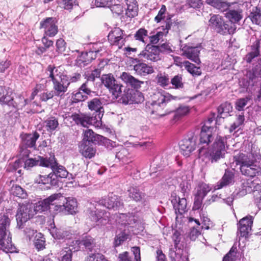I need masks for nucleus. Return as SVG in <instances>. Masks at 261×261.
I'll return each mask as SVG.
<instances>
[{"mask_svg": "<svg viewBox=\"0 0 261 261\" xmlns=\"http://www.w3.org/2000/svg\"><path fill=\"white\" fill-rule=\"evenodd\" d=\"M79 151L84 157L90 159L95 156L96 150L92 144L85 142L81 143L79 145Z\"/></svg>", "mask_w": 261, "mask_h": 261, "instance_id": "obj_29", "label": "nucleus"}, {"mask_svg": "<svg viewBox=\"0 0 261 261\" xmlns=\"http://www.w3.org/2000/svg\"><path fill=\"white\" fill-rule=\"evenodd\" d=\"M40 28L43 29L45 36L50 37L55 36L58 32L56 18L54 17H47L41 21Z\"/></svg>", "mask_w": 261, "mask_h": 261, "instance_id": "obj_20", "label": "nucleus"}, {"mask_svg": "<svg viewBox=\"0 0 261 261\" xmlns=\"http://www.w3.org/2000/svg\"><path fill=\"white\" fill-rule=\"evenodd\" d=\"M10 220L5 215L0 218V246L1 249L6 253L16 251V248L12 243L9 231Z\"/></svg>", "mask_w": 261, "mask_h": 261, "instance_id": "obj_4", "label": "nucleus"}, {"mask_svg": "<svg viewBox=\"0 0 261 261\" xmlns=\"http://www.w3.org/2000/svg\"><path fill=\"white\" fill-rule=\"evenodd\" d=\"M102 83L109 89L110 92L115 97H118L121 93L122 86L118 84L111 73L103 74L101 77Z\"/></svg>", "mask_w": 261, "mask_h": 261, "instance_id": "obj_12", "label": "nucleus"}, {"mask_svg": "<svg viewBox=\"0 0 261 261\" xmlns=\"http://www.w3.org/2000/svg\"><path fill=\"white\" fill-rule=\"evenodd\" d=\"M173 86V88L176 89H182L184 88V83L182 82V77L180 74H177L172 77L170 83Z\"/></svg>", "mask_w": 261, "mask_h": 261, "instance_id": "obj_53", "label": "nucleus"}, {"mask_svg": "<svg viewBox=\"0 0 261 261\" xmlns=\"http://www.w3.org/2000/svg\"><path fill=\"white\" fill-rule=\"evenodd\" d=\"M34 215V211L31 204H22L18 208L16 215L17 226L19 228L23 227V224Z\"/></svg>", "mask_w": 261, "mask_h": 261, "instance_id": "obj_11", "label": "nucleus"}, {"mask_svg": "<svg viewBox=\"0 0 261 261\" xmlns=\"http://www.w3.org/2000/svg\"><path fill=\"white\" fill-rule=\"evenodd\" d=\"M126 9L125 15L129 18H134L138 14V4L136 0H125Z\"/></svg>", "mask_w": 261, "mask_h": 261, "instance_id": "obj_33", "label": "nucleus"}, {"mask_svg": "<svg viewBox=\"0 0 261 261\" xmlns=\"http://www.w3.org/2000/svg\"><path fill=\"white\" fill-rule=\"evenodd\" d=\"M148 36V31L144 28L139 29L134 35L136 40L146 43L144 38Z\"/></svg>", "mask_w": 261, "mask_h": 261, "instance_id": "obj_56", "label": "nucleus"}, {"mask_svg": "<svg viewBox=\"0 0 261 261\" xmlns=\"http://www.w3.org/2000/svg\"><path fill=\"white\" fill-rule=\"evenodd\" d=\"M43 127L45 130L51 134L59 128L58 119L55 116H50L43 122Z\"/></svg>", "mask_w": 261, "mask_h": 261, "instance_id": "obj_32", "label": "nucleus"}, {"mask_svg": "<svg viewBox=\"0 0 261 261\" xmlns=\"http://www.w3.org/2000/svg\"><path fill=\"white\" fill-rule=\"evenodd\" d=\"M174 208L176 212L177 211L180 214L184 213L186 211L187 208V200L185 198L178 197V201L176 198L171 200Z\"/></svg>", "mask_w": 261, "mask_h": 261, "instance_id": "obj_40", "label": "nucleus"}, {"mask_svg": "<svg viewBox=\"0 0 261 261\" xmlns=\"http://www.w3.org/2000/svg\"><path fill=\"white\" fill-rule=\"evenodd\" d=\"M53 83L54 90L52 91L55 96L60 97L64 96L69 86V83L67 82L66 79L62 77V79L53 82Z\"/></svg>", "mask_w": 261, "mask_h": 261, "instance_id": "obj_26", "label": "nucleus"}, {"mask_svg": "<svg viewBox=\"0 0 261 261\" xmlns=\"http://www.w3.org/2000/svg\"><path fill=\"white\" fill-rule=\"evenodd\" d=\"M166 11L167 9L165 5H162L158 15L154 18V21L156 23H159L164 19L166 17Z\"/></svg>", "mask_w": 261, "mask_h": 261, "instance_id": "obj_62", "label": "nucleus"}, {"mask_svg": "<svg viewBox=\"0 0 261 261\" xmlns=\"http://www.w3.org/2000/svg\"><path fill=\"white\" fill-rule=\"evenodd\" d=\"M252 51L247 54L245 57V60L247 63H251L252 59L257 57L259 55V41L256 40L251 46Z\"/></svg>", "mask_w": 261, "mask_h": 261, "instance_id": "obj_45", "label": "nucleus"}, {"mask_svg": "<svg viewBox=\"0 0 261 261\" xmlns=\"http://www.w3.org/2000/svg\"><path fill=\"white\" fill-rule=\"evenodd\" d=\"M233 160L236 165H240V171L242 174L253 177L259 172V168L255 163H260L261 154L258 152L252 150L247 154L239 153L234 156Z\"/></svg>", "mask_w": 261, "mask_h": 261, "instance_id": "obj_3", "label": "nucleus"}, {"mask_svg": "<svg viewBox=\"0 0 261 261\" xmlns=\"http://www.w3.org/2000/svg\"><path fill=\"white\" fill-rule=\"evenodd\" d=\"M234 182V175L233 172L226 170L222 177L215 186V190H219L224 187L232 185Z\"/></svg>", "mask_w": 261, "mask_h": 261, "instance_id": "obj_27", "label": "nucleus"}, {"mask_svg": "<svg viewBox=\"0 0 261 261\" xmlns=\"http://www.w3.org/2000/svg\"><path fill=\"white\" fill-rule=\"evenodd\" d=\"M101 50V48L96 49V48L95 47L92 50L82 53L76 59L75 65L80 67H85L95 59L96 55Z\"/></svg>", "mask_w": 261, "mask_h": 261, "instance_id": "obj_22", "label": "nucleus"}, {"mask_svg": "<svg viewBox=\"0 0 261 261\" xmlns=\"http://www.w3.org/2000/svg\"><path fill=\"white\" fill-rule=\"evenodd\" d=\"M60 3L63 5L65 10L69 11L71 10L74 6L78 5L76 0H61Z\"/></svg>", "mask_w": 261, "mask_h": 261, "instance_id": "obj_59", "label": "nucleus"}, {"mask_svg": "<svg viewBox=\"0 0 261 261\" xmlns=\"http://www.w3.org/2000/svg\"><path fill=\"white\" fill-rule=\"evenodd\" d=\"M87 261H108L105 256L100 253H94L90 254L87 257Z\"/></svg>", "mask_w": 261, "mask_h": 261, "instance_id": "obj_64", "label": "nucleus"}, {"mask_svg": "<svg viewBox=\"0 0 261 261\" xmlns=\"http://www.w3.org/2000/svg\"><path fill=\"white\" fill-rule=\"evenodd\" d=\"M131 231H133V230L125 228L123 230H121L115 238V247L119 246L128 239L130 240L131 237Z\"/></svg>", "mask_w": 261, "mask_h": 261, "instance_id": "obj_36", "label": "nucleus"}, {"mask_svg": "<svg viewBox=\"0 0 261 261\" xmlns=\"http://www.w3.org/2000/svg\"><path fill=\"white\" fill-rule=\"evenodd\" d=\"M52 171V174H54L56 176V179H58L59 177L66 178L68 174V172L66 168L61 165H59L57 163Z\"/></svg>", "mask_w": 261, "mask_h": 261, "instance_id": "obj_47", "label": "nucleus"}, {"mask_svg": "<svg viewBox=\"0 0 261 261\" xmlns=\"http://www.w3.org/2000/svg\"><path fill=\"white\" fill-rule=\"evenodd\" d=\"M75 243L81 247L83 246L86 249L91 251L95 247L94 239L90 236H86L82 240L75 241Z\"/></svg>", "mask_w": 261, "mask_h": 261, "instance_id": "obj_43", "label": "nucleus"}, {"mask_svg": "<svg viewBox=\"0 0 261 261\" xmlns=\"http://www.w3.org/2000/svg\"><path fill=\"white\" fill-rule=\"evenodd\" d=\"M57 163L54 156H50L48 159H41L40 161V165L47 168H50L51 170H53Z\"/></svg>", "mask_w": 261, "mask_h": 261, "instance_id": "obj_52", "label": "nucleus"}, {"mask_svg": "<svg viewBox=\"0 0 261 261\" xmlns=\"http://www.w3.org/2000/svg\"><path fill=\"white\" fill-rule=\"evenodd\" d=\"M99 204L94 200L91 202L86 211L88 218L96 225H105L109 221L110 213L99 208Z\"/></svg>", "mask_w": 261, "mask_h": 261, "instance_id": "obj_6", "label": "nucleus"}, {"mask_svg": "<svg viewBox=\"0 0 261 261\" xmlns=\"http://www.w3.org/2000/svg\"><path fill=\"white\" fill-rule=\"evenodd\" d=\"M249 17L252 23L261 25V11L259 8L255 7L253 9Z\"/></svg>", "mask_w": 261, "mask_h": 261, "instance_id": "obj_50", "label": "nucleus"}, {"mask_svg": "<svg viewBox=\"0 0 261 261\" xmlns=\"http://www.w3.org/2000/svg\"><path fill=\"white\" fill-rule=\"evenodd\" d=\"M253 224V217L251 216L242 218L239 222L238 235L241 237H247L249 231L251 230Z\"/></svg>", "mask_w": 261, "mask_h": 261, "instance_id": "obj_24", "label": "nucleus"}, {"mask_svg": "<svg viewBox=\"0 0 261 261\" xmlns=\"http://www.w3.org/2000/svg\"><path fill=\"white\" fill-rule=\"evenodd\" d=\"M197 136L193 132L188 134L187 137L182 139L179 143L181 153L185 156H189L195 149L197 145Z\"/></svg>", "mask_w": 261, "mask_h": 261, "instance_id": "obj_9", "label": "nucleus"}, {"mask_svg": "<svg viewBox=\"0 0 261 261\" xmlns=\"http://www.w3.org/2000/svg\"><path fill=\"white\" fill-rule=\"evenodd\" d=\"M128 196L137 202H141L146 205L148 201V197L144 193L140 191L137 187H132L128 190Z\"/></svg>", "mask_w": 261, "mask_h": 261, "instance_id": "obj_25", "label": "nucleus"}, {"mask_svg": "<svg viewBox=\"0 0 261 261\" xmlns=\"http://www.w3.org/2000/svg\"><path fill=\"white\" fill-rule=\"evenodd\" d=\"M247 83L246 86H254L257 83L258 78L261 77V59L258 60L257 64L252 68V70L247 72L246 75Z\"/></svg>", "mask_w": 261, "mask_h": 261, "instance_id": "obj_23", "label": "nucleus"}, {"mask_svg": "<svg viewBox=\"0 0 261 261\" xmlns=\"http://www.w3.org/2000/svg\"><path fill=\"white\" fill-rule=\"evenodd\" d=\"M29 100L27 99H24L23 97L21 95H18L15 98L11 97V100H10L7 105L9 106H12L15 108L18 109H22L26 105L28 104Z\"/></svg>", "mask_w": 261, "mask_h": 261, "instance_id": "obj_39", "label": "nucleus"}, {"mask_svg": "<svg viewBox=\"0 0 261 261\" xmlns=\"http://www.w3.org/2000/svg\"><path fill=\"white\" fill-rule=\"evenodd\" d=\"M102 137L95 134L92 129H87L84 132V138L81 143L88 142L89 144L96 143L100 138Z\"/></svg>", "mask_w": 261, "mask_h": 261, "instance_id": "obj_44", "label": "nucleus"}, {"mask_svg": "<svg viewBox=\"0 0 261 261\" xmlns=\"http://www.w3.org/2000/svg\"><path fill=\"white\" fill-rule=\"evenodd\" d=\"M155 79L157 84L163 88H167L170 84L169 76L165 73H159Z\"/></svg>", "mask_w": 261, "mask_h": 261, "instance_id": "obj_48", "label": "nucleus"}, {"mask_svg": "<svg viewBox=\"0 0 261 261\" xmlns=\"http://www.w3.org/2000/svg\"><path fill=\"white\" fill-rule=\"evenodd\" d=\"M108 37L111 45L121 48L125 42L127 35L119 28H115L109 33Z\"/></svg>", "mask_w": 261, "mask_h": 261, "instance_id": "obj_19", "label": "nucleus"}, {"mask_svg": "<svg viewBox=\"0 0 261 261\" xmlns=\"http://www.w3.org/2000/svg\"><path fill=\"white\" fill-rule=\"evenodd\" d=\"M130 153L126 148L120 146L116 149V158L118 159L124 164H127L131 162Z\"/></svg>", "mask_w": 261, "mask_h": 261, "instance_id": "obj_37", "label": "nucleus"}, {"mask_svg": "<svg viewBox=\"0 0 261 261\" xmlns=\"http://www.w3.org/2000/svg\"><path fill=\"white\" fill-rule=\"evenodd\" d=\"M250 99L249 97L241 98L238 99L236 102V108L238 111H242L244 107L246 106L248 100Z\"/></svg>", "mask_w": 261, "mask_h": 261, "instance_id": "obj_61", "label": "nucleus"}, {"mask_svg": "<svg viewBox=\"0 0 261 261\" xmlns=\"http://www.w3.org/2000/svg\"><path fill=\"white\" fill-rule=\"evenodd\" d=\"M58 197L57 194H54L43 200L39 201L33 207L34 212L41 213L50 209L56 213L55 207L57 204Z\"/></svg>", "mask_w": 261, "mask_h": 261, "instance_id": "obj_15", "label": "nucleus"}, {"mask_svg": "<svg viewBox=\"0 0 261 261\" xmlns=\"http://www.w3.org/2000/svg\"><path fill=\"white\" fill-rule=\"evenodd\" d=\"M56 176L50 173L47 175H38L35 178V181L38 184L49 185L51 186H57L59 179H56Z\"/></svg>", "mask_w": 261, "mask_h": 261, "instance_id": "obj_30", "label": "nucleus"}, {"mask_svg": "<svg viewBox=\"0 0 261 261\" xmlns=\"http://www.w3.org/2000/svg\"><path fill=\"white\" fill-rule=\"evenodd\" d=\"M177 96H173L163 90H160L153 94L152 96V102L151 105L152 106L164 107L166 103L171 99H178Z\"/></svg>", "mask_w": 261, "mask_h": 261, "instance_id": "obj_17", "label": "nucleus"}, {"mask_svg": "<svg viewBox=\"0 0 261 261\" xmlns=\"http://www.w3.org/2000/svg\"><path fill=\"white\" fill-rule=\"evenodd\" d=\"M94 91L93 85L86 81L79 88L78 91L73 94L72 98L74 102L83 101L88 98V95L92 96L96 94Z\"/></svg>", "mask_w": 261, "mask_h": 261, "instance_id": "obj_13", "label": "nucleus"}, {"mask_svg": "<svg viewBox=\"0 0 261 261\" xmlns=\"http://www.w3.org/2000/svg\"><path fill=\"white\" fill-rule=\"evenodd\" d=\"M4 84L0 83V103L7 105L11 100L12 92L9 88L4 86Z\"/></svg>", "mask_w": 261, "mask_h": 261, "instance_id": "obj_42", "label": "nucleus"}, {"mask_svg": "<svg viewBox=\"0 0 261 261\" xmlns=\"http://www.w3.org/2000/svg\"><path fill=\"white\" fill-rule=\"evenodd\" d=\"M211 190V189L208 185L202 183L199 186L197 195L204 198Z\"/></svg>", "mask_w": 261, "mask_h": 261, "instance_id": "obj_58", "label": "nucleus"}, {"mask_svg": "<svg viewBox=\"0 0 261 261\" xmlns=\"http://www.w3.org/2000/svg\"><path fill=\"white\" fill-rule=\"evenodd\" d=\"M137 63L134 66V70L137 75L146 76L154 72V69L151 66H149L143 62H139Z\"/></svg>", "mask_w": 261, "mask_h": 261, "instance_id": "obj_31", "label": "nucleus"}, {"mask_svg": "<svg viewBox=\"0 0 261 261\" xmlns=\"http://www.w3.org/2000/svg\"><path fill=\"white\" fill-rule=\"evenodd\" d=\"M161 59L159 50L157 46L148 44L145 49L138 55V58L134 59L136 62H141L144 60L156 62Z\"/></svg>", "mask_w": 261, "mask_h": 261, "instance_id": "obj_10", "label": "nucleus"}, {"mask_svg": "<svg viewBox=\"0 0 261 261\" xmlns=\"http://www.w3.org/2000/svg\"><path fill=\"white\" fill-rule=\"evenodd\" d=\"M206 2L208 4L224 13L226 12V11L229 8L231 5L230 4L221 0H206Z\"/></svg>", "mask_w": 261, "mask_h": 261, "instance_id": "obj_41", "label": "nucleus"}, {"mask_svg": "<svg viewBox=\"0 0 261 261\" xmlns=\"http://www.w3.org/2000/svg\"><path fill=\"white\" fill-rule=\"evenodd\" d=\"M213 129V128L211 126L205 125L202 127L198 144V155L199 158L204 156L212 163H215L224 158L226 152V139L225 137L217 136L210 147L209 144L214 140Z\"/></svg>", "mask_w": 261, "mask_h": 261, "instance_id": "obj_1", "label": "nucleus"}, {"mask_svg": "<svg viewBox=\"0 0 261 261\" xmlns=\"http://www.w3.org/2000/svg\"><path fill=\"white\" fill-rule=\"evenodd\" d=\"M184 66L186 69L193 76H199L201 74L200 67L196 66L194 64L188 61H184Z\"/></svg>", "mask_w": 261, "mask_h": 261, "instance_id": "obj_49", "label": "nucleus"}, {"mask_svg": "<svg viewBox=\"0 0 261 261\" xmlns=\"http://www.w3.org/2000/svg\"><path fill=\"white\" fill-rule=\"evenodd\" d=\"M237 252V246L234 244L229 251L223 257V261H234L236 258Z\"/></svg>", "mask_w": 261, "mask_h": 261, "instance_id": "obj_54", "label": "nucleus"}, {"mask_svg": "<svg viewBox=\"0 0 261 261\" xmlns=\"http://www.w3.org/2000/svg\"><path fill=\"white\" fill-rule=\"evenodd\" d=\"M40 135L37 132L33 134H25L22 136L20 153L23 156H28L30 151L27 148H35L36 140Z\"/></svg>", "mask_w": 261, "mask_h": 261, "instance_id": "obj_14", "label": "nucleus"}, {"mask_svg": "<svg viewBox=\"0 0 261 261\" xmlns=\"http://www.w3.org/2000/svg\"><path fill=\"white\" fill-rule=\"evenodd\" d=\"M77 250L72 246H69L64 248L61 251V261H72V253Z\"/></svg>", "mask_w": 261, "mask_h": 261, "instance_id": "obj_51", "label": "nucleus"}, {"mask_svg": "<svg viewBox=\"0 0 261 261\" xmlns=\"http://www.w3.org/2000/svg\"><path fill=\"white\" fill-rule=\"evenodd\" d=\"M120 221L119 223L124 226L125 228L129 229L134 227L137 222V220L134 216L127 215L125 214H121L120 215Z\"/></svg>", "mask_w": 261, "mask_h": 261, "instance_id": "obj_35", "label": "nucleus"}, {"mask_svg": "<svg viewBox=\"0 0 261 261\" xmlns=\"http://www.w3.org/2000/svg\"><path fill=\"white\" fill-rule=\"evenodd\" d=\"M100 71L99 69H95L91 73H88L86 74V81L90 82V84L94 85V82L96 78L99 77Z\"/></svg>", "mask_w": 261, "mask_h": 261, "instance_id": "obj_57", "label": "nucleus"}, {"mask_svg": "<svg viewBox=\"0 0 261 261\" xmlns=\"http://www.w3.org/2000/svg\"><path fill=\"white\" fill-rule=\"evenodd\" d=\"M243 5L238 3H232L229 8L224 13L225 17L229 20V23L236 25L240 24L243 18Z\"/></svg>", "mask_w": 261, "mask_h": 261, "instance_id": "obj_8", "label": "nucleus"}, {"mask_svg": "<svg viewBox=\"0 0 261 261\" xmlns=\"http://www.w3.org/2000/svg\"><path fill=\"white\" fill-rule=\"evenodd\" d=\"M94 202L98 203L99 205L103 206L109 209L120 208L123 204L121 199L112 193H110L104 198L94 200Z\"/></svg>", "mask_w": 261, "mask_h": 261, "instance_id": "obj_18", "label": "nucleus"}, {"mask_svg": "<svg viewBox=\"0 0 261 261\" xmlns=\"http://www.w3.org/2000/svg\"><path fill=\"white\" fill-rule=\"evenodd\" d=\"M11 192L14 195L21 198H25L27 195L25 190L18 185L13 186L11 188Z\"/></svg>", "mask_w": 261, "mask_h": 261, "instance_id": "obj_55", "label": "nucleus"}, {"mask_svg": "<svg viewBox=\"0 0 261 261\" xmlns=\"http://www.w3.org/2000/svg\"><path fill=\"white\" fill-rule=\"evenodd\" d=\"M180 49L182 56L197 64L200 63L201 62L199 58L200 51V47H194L187 44H183L181 45Z\"/></svg>", "mask_w": 261, "mask_h": 261, "instance_id": "obj_21", "label": "nucleus"}, {"mask_svg": "<svg viewBox=\"0 0 261 261\" xmlns=\"http://www.w3.org/2000/svg\"><path fill=\"white\" fill-rule=\"evenodd\" d=\"M88 107L91 111H95L94 116L84 113H67L63 115L64 121L71 122L73 121L77 125L83 127H88L92 125L95 127H100L102 125L101 119L104 113L103 104L102 100L98 98H94L88 102Z\"/></svg>", "mask_w": 261, "mask_h": 261, "instance_id": "obj_2", "label": "nucleus"}, {"mask_svg": "<svg viewBox=\"0 0 261 261\" xmlns=\"http://www.w3.org/2000/svg\"><path fill=\"white\" fill-rule=\"evenodd\" d=\"M190 108L187 106H180L175 111V116L180 117L186 115L189 113Z\"/></svg>", "mask_w": 261, "mask_h": 261, "instance_id": "obj_60", "label": "nucleus"}, {"mask_svg": "<svg viewBox=\"0 0 261 261\" xmlns=\"http://www.w3.org/2000/svg\"><path fill=\"white\" fill-rule=\"evenodd\" d=\"M232 107L229 102H225L221 104L218 108V116L221 118H225L229 115V112H231Z\"/></svg>", "mask_w": 261, "mask_h": 261, "instance_id": "obj_46", "label": "nucleus"}, {"mask_svg": "<svg viewBox=\"0 0 261 261\" xmlns=\"http://www.w3.org/2000/svg\"><path fill=\"white\" fill-rule=\"evenodd\" d=\"M174 242V247L170 248L169 255L172 261H188V258L181 255V250L177 249L178 245L181 240L180 233L177 230H175L172 237Z\"/></svg>", "mask_w": 261, "mask_h": 261, "instance_id": "obj_16", "label": "nucleus"}, {"mask_svg": "<svg viewBox=\"0 0 261 261\" xmlns=\"http://www.w3.org/2000/svg\"><path fill=\"white\" fill-rule=\"evenodd\" d=\"M208 25L217 33L223 35L233 34L237 29L236 25L225 21L222 16L216 14L211 15Z\"/></svg>", "mask_w": 261, "mask_h": 261, "instance_id": "obj_5", "label": "nucleus"}, {"mask_svg": "<svg viewBox=\"0 0 261 261\" xmlns=\"http://www.w3.org/2000/svg\"><path fill=\"white\" fill-rule=\"evenodd\" d=\"M46 74L51 79L52 82L62 79L65 76L60 66L56 67L54 65H49L47 66Z\"/></svg>", "mask_w": 261, "mask_h": 261, "instance_id": "obj_28", "label": "nucleus"}, {"mask_svg": "<svg viewBox=\"0 0 261 261\" xmlns=\"http://www.w3.org/2000/svg\"><path fill=\"white\" fill-rule=\"evenodd\" d=\"M121 80L126 84L130 85L135 89L140 88L143 82L138 80L130 75L129 73L124 72L120 76Z\"/></svg>", "mask_w": 261, "mask_h": 261, "instance_id": "obj_34", "label": "nucleus"}, {"mask_svg": "<svg viewBox=\"0 0 261 261\" xmlns=\"http://www.w3.org/2000/svg\"><path fill=\"white\" fill-rule=\"evenodd\" d=\"M193 221L195 223L196 225L193 226L191 228L189 233L190 239L193 241H195L198 237L201 234L200 229H201L200 226V223L198 220L193 218H189V222L192 223Z\"/></svg>", "mask_w": 261, "mask_h": 261, "instance_id": "obj_38", "label": "nucleus"}, {"mask_svg": "<svg viewBox=\"0 0 261 261\" xmlns=\"http://www.w3.org/2000/svg\"><path fill=\"white\" fill-rule=\"evenodd\" d=\"M59 196L55 206L56 213L62 212L65 214H73L75 213L77 208V202L75 199L65 198L61 193H57Z\"/></svg>", "mask_w": 261, "mask_h": 261, "instance_id": "obj_7", "label": "nucleus"}, {"mask_svg": "<svg viewBox=\"0 0 261 261\" xmlns=\"http://www.w3.org/2000/svg\"><path fill=\"white\" fill-rule=\"evenodd\" d=\"M244 119H244V115H239L238 116L237 120L230 126V128H229V132H232L237 128H238L241 125H242L244 121Z\"/></svg>", "mask_w": 261, "mask_h": 261, "instance_id": "obj_63", "label": "nucleus"}]
</instances>
